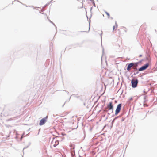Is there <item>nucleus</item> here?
I'll use <instances>...</instances> for the list:
<instances>
[{"instance_id":"nucleus-3","label":"nucleus","mask_w":157,"mask_h":157,"mask_svg":"<svg viewBox=\"0 0 157 157\" xmlns=\"http://www.w3.org/2000/svg\"><path fill=\"white\" fill-rule=\"evenodd\" d=\"M121 108V104H119L117 106L115 111V115H117L120 112Z\"/></svg>"},{"instance_id":"nucleus-37","label":"nucleus","mask_w":157,"mask_h":157,"mask_svg":"<svg viewBox=\"0 0 157 157\" xmlns=\"http://www.w3.org/2000/svg\"><path fill=\"white\" fill-rule=\"evenodd\" d=\"M101 39H102V36L101 35Z\"/></svg>"},{"instance_id":"nucleus-40","label":"nucleus","mask_w":157,"mask_h":157,"mask_svg":"<svg viewBox=\"0 0 157 157\" xmlns=\"http://www.w3.org/2000/svg\"><path fill=\"white\" fill-rule=\"evenodd\" d=\"M102 34V33H101V35Z\"/></svg>"},{"instance_id":"nucleus-32","label":"nucleus","mask_w":157,"mask_h":157,"mask_svg":"<svg viewBox=\"0 0 157 157\" xmlns=\"http://www.w3.org/2000/svg\"><path fill=\"white\" fill-rule=\"evenodd\" d=\"M65 102L64 103V104L62 105V107H63L64 104H65Z\"/></svg>"},{"instance_id":"nucleus-4","label":"nucleus","mask_w":157,"mask_h":157,"mask_svg":"<svg viewBox=\"0 0 157 157\" xmlns=\"http://www.w3.org/2000/svg\"><path fill=\"white\" fill-rule=\"evenodd\" d=\"M48 118V116H47L41 119L39 122L40 125L41 126L44 125L47 121Z\"/></svg>"},{"instance_id":"nucleus-18","label":"nucleus","mask_w":157,"mask_h":157,"mask_svg":"<svg viewBox=\"0 0 157 157\" xmlns=\"http://www.w3.org/2000/svg\"><path fill=\"white\" fill-rule=\"evenodd\" d=\"M72 96H74V97H76V96H75V95H73H73H71V97H70V98H69V99H70L71 97H72Z\"/></svg>"},{"instance_id":"nucleus-15","label":"nucleus","mask_w":157,"mask_h":157,"mask_svg":"<svg viewBox=\"0 0 157 157\" xmlns=\"http://www.w3.org/2000/svg\"><path fill=\"white\" fill-rule=\"evenodd\" d=\"M117 119V117H115V118L112 121V123H113V122H114V121L116 120Z\"/></svg>"},{"instance_id":"nucleus-33","label":"nucleus","mask_w":157,"mask_h":157,"mask_svg":"<svg viewBox=\"0 0 157 157\" xmlns=\"http://www.w3.org/2000/svg\"><path fill=\"white\" fill-rule=\"evenodd\" d=\"M48 5V4H46L45 6V7L46 6Z\"/></svg>"},{"instance_id":"nucleus-22","label":"nucleus","mask_w":157,"mask_h":157,"mask_svg":"<svg viewBox=\"0 0 157 157\" xmlns=\"http://www.w3.org/2000/svg\"><path fill=\"white\" fill-rule=\"evenodd\" d=\"M90 23L89 22V31L88 32H89L90 29Z\"/></svg>"},{"instance_id":"nucleus-35","label":"nucleus","mask_w":157,"mask_h":157,"mask_svg":"<svg viewBox=\"0 0 157 157\" xmlns=\"http://www.w3.org/2000/svg\"><path fill=\"white\" fill-rule=\"evenodd\" d=\"M124 31H125V32H127V31H126V30H124Z\"/></svg>"},{"instance_id":"nucleus-10","label":"nucleus","mask_w":157,"mask_h":157,"mask_svg":"<svg viewBox=\"0 0 157 157\" xmlns=\"http://www.w3.org/2000/svg\"><path fill=\"white\" fill-rule=\"evenodd\" d=\"M31 144V143H29V144L26 147H24V148H23V150L24 149H26L27 148H28Z\"/></svg>"},{"instance_id":"nucleus-1","label":"nucleus","mask_w":157,"mask_h":157,"mask_svg":"<svg viewBox=\"0 0 157 157\" xmlns=\"http://www.w3.org/2000/svg\"><path fill=\"white\" fill-rule=\"evenodd\" d=\"M149 64L147 63L138 69V71H137L136 72H134L133 74L134 75H136L139 73V71H142L143 70H146L149 66Z\"/></svg>"},{"instance_id":"nucleus-25","label":"nucleus","mask_w":157,"mask_h":157,"mask_svg":"<svg viewBox=\"0 0 157 157\" xmlns=\"http://www.w3.org/2000/svg\"><path fill=\"white\" fill-rule=\"evenodd\" d=\"M115 25H116V28H117V22H115Z\"/></svg>"},{"instance_id":"nucleus-29","label":"nucleus","mask_w":157,"mask_h":157,"mask_svg":"<svg viewBox=\"0 0 157 157\" xmlns=\"http://www.w3.org/2000/svg\"><path fill=\"white\" fill-rule=\"evenodd\" d=\"M23 134L21 136V140L22 138L23 137Z\"/></svg>"},{"instance_id":"nucleus-8","label":"nucleus","mask_w":157,"mask_h":157,"mask_svg":"<svg viewBox=\"0 0 157 157\" xmlns=\"http://www.w3.org/2000/svg\"><path fill=\"white\" fill-rule=\"evenodd\" d=\"M134 65H133V66H134L133 67H137L138 66V64L139 63V62H136V63H133Z\"/></svg>"},{"instance_id":"nucleus-2","label":"nucleus","mask_w":157,"mask_h":157,"mask_svg":"<svg viewBox=\"0 0 157 157\" xmlns=\"http://www.w3.org/2000/svg\"><path fill=\"white\" fill-rule=\"evenodd\" d=\"M138 83V81L137 79H133L131 80V85L132 88H135L137 86Z\"/></svg>"},{"instance_id":"nucleus-13","label":"nucleus","mask_w":157,"mask_h":157,"mask_svg":"<svg viewBox=\"0 0 157 157\" xmlns=\"http://www.w3.org/2000/svg\"><path fill=\"white\" fill-rule=\"evenodd\" d=\"M71 155L72 157H74V155H75V152H74V154L73 153H71Z\"/></svg>"},{"instance_id":"nucleus-41","label":"nucleus","mask_w":157,"mask_h":157,"mask_svg":"<svg viewBox=\"0 0 157 157\" xmlns=\"http://www.w3.org/2000/svg\"><path fill=\"white\" fill-rule=\"evenodd\" d=\"M31 6V7H33L32 6Z\"/></svg>"},{"instance_id":"nucleus-20","label":"nucleus","mask_w":157,"mask_h":157,"mask_svg":"<svg viewBox=\"0 0 157 157\" xmlns=\"http://www.w3.org/2000/svg\"><path fill=\"white\" fill-rule=\"evenodd\" d=\"M50 22L52 23V24L54 25L55 26V24L52 22V21H50Z\"/></svg>"},{"instance_id":"nucleus-24","label":"nucleus","mask_w":157,"mask_h":157,"mask_svg":"<svg viewBox=\"0 0 157 157\" xmlns=\"http://www.w3.org/2000/svg\"><path fill=\"white\" fill-rule=\"evenodd\" d=\"M12 120V119L11 118H10V119H8L7 120V121H11V120Z\"/></svg>"},{"instance_id":"nucleus-16","label":"nucleus","mask_w":157,"mask_h":157,"mask_svg":"<svg viewBox=\"0 0 157 157\" xmlns=\"http://www.w3.org/2000/svg\"><path fill=\"white\" fill-rule=\"evenodd\" d=\"M125 117H122V118L121 121H124V120H125Z\"/></svg>"},{"instance_id":"nucleus-36","label":"nucleus","mask_w":157,"mask_h":157,"mask_svg":"<svg viewBox=\"0 0 157 157\" xmlns=\"http://www.w3.org/2000/svg\"><path fill=\"white\" fill-rule=\"evenodd\" d=\"M79 157H82L80 155H79Z\"/></svg>"},{"instance_id":"nucleus-31","label":"nucleus","mask_w":157,"mask_h":157,"mask_svg":"<svg viewBox=\"0 0 157 157\" xmlns=\"http://www.w3.org/2000/svg\"><path fill=\"white\" fill-rule=\"evenodd\" d=\"M142 61V60H140V61L139 62H139V63H140Z\"/></svg>"},{"instance_id":"nucleus-5","label":"nucleus","mask_w":157,"mask_h":157,"mask_svg":"<svg viewBox=\"0 0 157 157\" xmlns=\"http://www.w3.org/2000/svg\"><path fill=\"white\" fill-rule=\"evenodd\" d=\"M106 108H107L108 110L111 111V113H113V105L112 102H110L109 104H107Z\"/></svg>"},{"instance_id":"nucleus-21","label":"nucleus","mask_w":157,"mask_h":157,"mask_svg":"<svg viewBox=\"0 0 157 157\" xmlns=\"http://www.w3.org/2000/svg\"><path fill=\"white\" fill-rule=\"evenodd\" d=\"M63 91H65V92H67V94H69V92L68 91H66L64 90H63Z\"/></svg>"},{"instance_id":"nucleus-19","label":"nucleus","mask_w":157,"mask_h":157,"mask_svg":"<svg viewBox=\"0 0 157 157\" xmlns=\"http://www.w3.org/2000/svg\"><path fill=\"white\" fill-rule=\"evenodd\" d=\"M146 58H147V60H149V59H150V57L149 56V57H146Z\"/></svg>"},{"instance_id":"nucleus-28","label":"nucleus","mask_w":157,"mask_h":157,"mask_svg":"<svg viewBox=\"0 0 157 157\" xmlns=\"http://www.w3.org/2000/svg\"><path fill=\"white\" fill-rule=\"evenodd\" d=\"M132 98H133L132 97L130 98L129 100L130 101H131L132 99Z\"/></svg>"},{"instance_id":"nucleus-43","label":"nucleus","mask_w":157,"mask_h":157,"mask_svg":"<svg viewBox=\"0 0 157 157\" xmlns=\"http://www.w3.org/2000/svg\"><path fill=\"white\" fill-rule=\"evenodd\" d=\"M53 0H52V1H53Z\"/></svg>"},{"instance_id":"nucleus-11","label":"nucleus","mask_w":157,"mask_h":157,"mask_svg":"<svg viewBox=\"0 0 157 157\" xmlns=\"http://www.w3.org/2000/svg\"><path fill=\"white\" fill-rule=\"evenodd\" d=\"M144 102H146V101H147V100L146 99V96H144Z\"/></svg>"},{"instance_id":"nucleus-27","label":"nucleus","mask_w":157,"mask_h":157,"mask_svg":"<svg viewBox=\"0 0 157 157\" xmlns=\"http://www.w3.org/2000/svg\"><path fill=\"white\" fill-rule=\"evenodd\" d=\"M41 11L42 12H43L44 11V10L42 8L41 10Z\"/></svg>"},{"instance_id":"nucleus-17","label":"nucleus","mask_w":157,"mask_h":157,"mask_svg":"<svg viewBox=\"0 0 157 157\" xmlns=\"http://www.w3.org/2000/svg\"><path fill=\"white\" fill-rule=\"evenodd\" d=\"M105 13H106V14L107 15V16L108 17H109L110 16V15H109V13L107 12H105Z\"/></svg>"},{"instance_id":"nucleus-42","label":"nucleus","mask_w":157,"mask_h":157,"mask_svg":"<svg viewBox=\"0 0 157 157\" xmlns=\"http://www.w3.org/2000/svg\"><path fill=\"white\" fill-rule=\"evenodd\" d=\"M17 0H15V1H16Z\"/></svg>"},{"instance_id":"nucleus-30","label":"nucleus","mask_w":157,"mask_h":157,"mask_svg":"<svg viewBox=\"0 0 157 157\" xmlns=\"http://www.w3.org/2000/svg\"><path fill=\"white\" fill-rule=\"evenodd\" d=\"M142 56V55H140L139 56V57H141Z\"/></svg>"},{"instance_id":"nucleus-26","label":"nucleus","mask_w":157,"mask_h":157,"mask_svg":"<svg viewBox=\"0 0 157 157\" xmlns=\"http://www.w3.org/2000/svg\"><path fill=\"white\" fill-rule=\"evenodd\" d=\"M115 28V25H114L113 27V30H114Z\"/></svg>"},{"instance_id":"nucleus-23","label":"nucleus","mask_w":157,"mask_h":157,"mask_svg":"<svg viewBox=\"0 0 157 157\" xmlns=\"http://www.w3.org/2000/svg\"><path fill=\"white\" fill-rule=\"evenodd\" d=\"M144 106H147V107L148 106V105H147V104H144Z\"/></svg>"},{"instance_id":"nucleus-38","label":"nucleus","mask_w":157,"mask_h":157,"mask_svg":"<svg viewBox=\"0 0 157 157\" xmlns=\"http://www.w3.org/2000/svg\"><path fill=\"white\" fill-rule=\"evenodd\" d=\"M108 115H110V114H109V113H108Z\"/></svg>"},{"instance_id":"nucleus-39","label":"nucleus","mask_w":157,"mask_h":157,"mask_svg":"<svg viewBox=\"0 0 157 157\" xmlns=\"http://www.w3.org/2000/svg\"><path fill=\"white\" fill-rule=\"evenodd\" d=\"M111 19H113V18H112V17H111Z\"/></svg>"},{"instance_id":"nucleus-34","label":"nucleus","mask_w":157,"mask_h":157,"mask_svg":"<svg viewBox=\"0 0 157 157\" xmlns=\"http://www.w3.org/2000/svg\"><path fill=\"white\" fill-rule=\"evenodd\" d=\"M107 118H108V117H106L105 119L107 120Z\"/></svg>"},{"instance_id":"nucleus-14","label":"nucleus","mask_w":157,"mask_h":157,"mask_svg":"<svg viewBox=\"0 0 157 157\" xmlns=\"http://www.w3.org/2000/svg\"><path fill=\"white\" fill-rule=\"evenodd\" d=\"M123 113H122V114H121V115H119V116H117V117H117V119L118 118L120 117H121V116H122V115H123Z\"/></svg>"},{"instance_id":"nucleus-7","label":"nucleus","mask_w":157,"mask_h":157,"mask_svg":"<svg viewBox=\"0 0 157 157\" xmlns=\"http://www.w3.org/2000/svg\"><path fill=\"white\" fill-rule=\"evenodd\" d=\"M54 141L53 140L52 141V144L53 145V146L54 147H56L57 145L59 144V142L58 141L56 140L55 141H54V143H55V144H54Z\"/></svg>"},{"instance_id":"nucleus-12","label":"nucleus","mask_w":157,"mask_h":157,"mask_svg":"<svg viewBox=\"0 0 157 157\" xmlns=\"http://www.w3.org/2000/svg\"><path fill=\"white\" fill-rule=\"evenodd\" d=\"M108 109L106 108V107L103 110V111L105 112H107L108 111V110L107 109Z\"/></svg>"},{"instance_id":"nucleus-9","label":"nucleus","mask_w":157,"mask_h":157,"mask_svg":"<svg viewBox=\"0 0 157 157\" xmlns=\"http://www.w3.org/2000/svg\"><path fill=\"white\" fill-rule=\"evenodd\" d=\"M132 68L133 69V71H132V72H135L136 70H137V68L136 67H133Z\"/></svg>"},{"instance_id":"nucleus-6","label":"nucleus","mask_w":157,"mask_h":157,"mask_svg":"<svg viewBox=\"0 0 157 157\" xmlns=\"http://www.w3.org/2000/svg\"><path fill=\"white\" fill-rule=\"evenodd\" d=\"M133 65H134L133 63H129L127 67V70L128 71H129L131 67L133 66Z\"/></svg>"}]
</instances>
